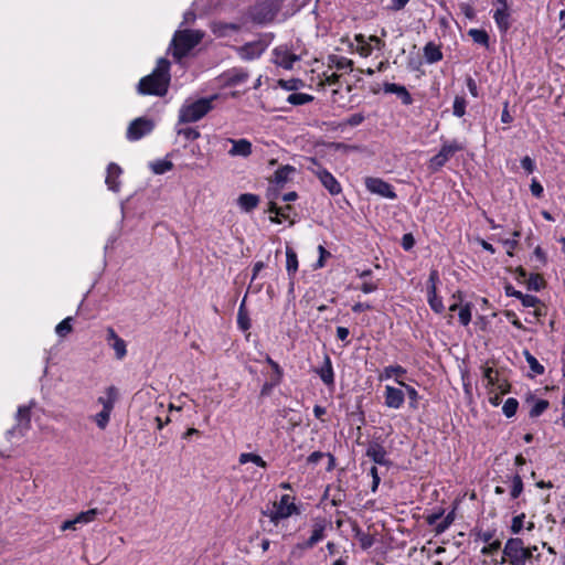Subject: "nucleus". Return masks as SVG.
I'll return each instance as SVG.
<instances>
[{
	"instance_id": "f257e3e1",
	"label": "nucleus",
	"mask_w": 565,
	"mask_h": 565,
	"mask_svg": "<svg viewBox=\"0 0 565 565\" xmlns=\"http://www.w3.org/2000/svg\"><path fill=\"white\" fill-rule=\"evenodd\" d=\"M170 62L167 58H159L153 71L142 77L137 85L139 95H153L162 97L168 93L170 85Z\"/></svg>"
},
{
	"instance_id": "f03ea898",
	"label": "nucleus",
	"mask_w": 565,
	"mask_h": 565,
	"mask_svg": "<svg viewBox=\"0 0 565 565\" xmlns=\"http://www.w3.org/2000/svg\"><path fill=\"white\" fill-rule=\"evenodd\" d=\"M217 99V95L199 98L196 100H185L179 109V122H195L206 116L213 109V102Z\"/></svg>"
},
{
	"instance_id": "7ed1b4c3",
	"label": "nucleus",
	"mask_w": 565,
	"mask_h": 565,
	"mask_svg": "<svg viewBox=\"0 0 565 565\" xmlns=\"http://www.w3.org/2000/svg\"><path fill=\"white\" fill-rule=\"evenodd\" d=\"M204 33L199 30H181L174 33L170 50L177 61L184 57L203 39Z\"/></svg>"
},
{
	"instance_id": "20e7f679",
	"label": "nucleus",
	"mask_w": 565,
	"mask_h": 565,
	"mask_svg": "<svg viewBox=\"0 0 565 565\" xmlns=\"http://www.w3.org/2000/svg\"><path fill=\"white\" fill-rule=\"evenodd\" d=\"M503 556L500 564L509 563V565H526L531 562V553L525 550L524 542L520 537H510L503 547Z\"/></svg>"
},
{
	"instance_id": "39448f33",
	"label": "nucleus",
	"mask_w": 565,
	"mask_h": 565,
	"mask_svg": "<svg viewBox=\"0 0 565 565\" xmlns=\"http://www.w3.org/2000/svg\"><path fill=\"white\" fill-rule=\"evenodd\" d=\"M263 513L277 525L281 520L288 519L294 514H299V509L292 497L284 494L278 502L274 503L273 510Z\"/></svg>"
},
{
	"instance_id": "423d86ee",
	"label": "nucleus",
	"mask_w": 565,
	"mask_h": 565,
	"mask_svg": "<svg viewBox=\"0 0 565 565\" xmlns=\"http://www.w3.org/2000/svg\"><path fill=\"white\" fill-rule=\"evenodd\" d=\"M463 150V145L458 140L445 141L437 154L428 161V169L431 172L439 171L456 152Z\"/></svg>"
},
{
	"instance_id": "0eeeda50",
	"label": "nucleus",
	"mask_w": 565,
	"mask_h": 565,
	"mask_svg": "<svg viewBox=\"0 0 565 565\" xmlns=\"http://www.w3.org/2000/svg\"><path fill=\"white\" fill-rule=\"evenodd\" d=\"M153 128L154 122L152 119L147 117H138L129 124L126 137L130 141H137L149 135Z\"/></svg>"
},
{
	"instance_id": "6e6552de",
	"label": "nucleus",
	"mask_w": 565,
	"mask_h": 565,
	"mask_svg": "<svg viewBox=\"0 0 565 565\" xmlns=\"http://www.w3.org/2000/svg\"><path fill=\"white\" fill-rule=\"evenodd\" d=\"M364 184L366 190L372 194H376L388 200H395L397 198L393 185L381 178L367 177L364 179Z\"/></svg>"
},
{
	"instance_id": "1a4fd4ad",
	"label": "nucleus",
	"mask_w": 565,
	"mask_h": 565,
	"mask_svg": "<svg viewBox=\"0 0 565 565\" xmlns=\"http://www.w3.org/2000/svg\"><path fill=\"white\" fill-rule=\"evenodd\" d=\"M312 163L316 168H309L311 172L319 179L321 184L329 191L331 195H338L341 193L342 188L339 181L333 177L331 172L327 169L322 168L317 163L316 160H312Z\"/></svg>"
},
{
	"instance_id": "9d476101",
	"label": "nucleus",
	"mask_w": 565,
	"mask_h": 565,
	"mask_svg": "<svg viewBox=\"0 0 565 565\" xmlns=\"http://www.w3.org/2000/svg\"><path fill=\"white\" fill-rule=\"evenodd\" d=\"M300 56L292 53L287 45H279L273 51V61L276 65L285 70H291L294 63L299 61Z\"/></svg>"
},
{
	"instance_id": "9b49d317",
	"label": "nucleus",
	"mask_w": 565,
	"mask_h": 565,
	"mask_svg": "<svg viewBox=\"0 0 565 565\" xmlns=\"http://www.w3.org/2000/svg\"><path fill=\"white\" fill-rule=\"evenodd\" d=\"M34 405L33 402L30 405L19 406L17 412V425L12 429L8 430V435H20L23 436L25 431L30 428L31 423V408Z\"/></svg>"
},
{
	"instance_id": "f8f14e48",
	"label": "nucleus",
	"mask_w": 565,
	"mask_h": 565,
	"mask_svg": "<svg viewBox=\"0 0 565 565\" xmlns=\"http://www.w3.org/2000/svg\"><path fill=\"white\" fill-rule=\"evenodd\" d=\"M99 515L98 509H89L78 513L74 519L66 520L61 525V531H76L78 526L88 524Z\"/></svg>"
},
{
	"instance_id": "ddd939ff",
	"label": "nucleus",
	"mask_w": 565,
	"mask_h": 565,
	"mask_svg": "<svg viewBox=\"0 0 565 565\" xmlns=\"http://www.w3.org/2000/svg\"><path fill=\"white\" fill-rule=\"evenodd\" d=\"M365 455L372 459L376 465L388 466L387 451L385 447L377 440H371L367 444Z\"/></svg>"
},
{
	"instance_id": "4468645a",
	"label": "nucleus",
	"mask_w": 565,
	"mask_h": 565,
	"mask_svg": "<svg viewBox=\"0 0 565 565\" xmlns=\"http://www.w3.org/2000/svg\"><path fill=\"white\" fill-rule=\"evenodd\" d=\"M326 527H327L326 521H323V520L316 521L313 523L310 537L302 543H298L297 548H300V550L312 548L316 544H318L320 541H322L324 539Z\"/></svg>"
},
{
	"instance_id": "2eb2a0df",
	"label": "nucleus",
	"mask_w": 565,
	"mask_h": 565,
	"mask_svg": "<svg viewBox=\"0 0 565 565\" xmlns=\"http://www.w3.org/2000/svg\"><path fill=\"white\" fill-rule=\"evenodd\" d=\"M225 141L232 145L227 152L231 157L247 158L252 154L253 146L249 140L227 138Z\"/></svg>"
},
{
	"instance_id": "dca6fc26",
	"label": "nucleus",
	"mask_w": 565,
	"mask_h": 565,
	"mask_svg": "<svg viewBox=\"0 0 565 565\" xmlns=\"http://www.w3.org/2000/svg\"><path fill=\"white\" fill-rule=\"evenodd\" d=\"M405 402V393L397 387L386 385L384 391V404L388 408L398 409Z\"/></svg>"
},
{
	"instance_id": "f3484780",
	"label": "nucleus",
	"mask_w": 565,
	"mask_h": 565,
	"mask_svg": "<svg viewBox=\"0 0 565 565\" xmlns=\"http://www.w3.org/2000/svg\"><path fill=\"white\" fill-rule=\"evenodd\" d=\"M106 340L108 344L114 349L115 355L118 360H122L127 354V345L124 339H121L114 328H107Z\"/></svg>"
},
{
	"instance_id": "a211bd4d",
	"label": "nucleus",
	"mask_w": 565,
	"mask_h": 565,
	"mask_svg": "<svg viewBox=\"0 0 565 565\" xmlns=\"http://www.w3.org/2000/svg\"><path fill=\"white\" fill-rule=\"evenodd\" d=\"M264 51L265 46L262 42H249L237 49L239 57L246 61L258 58Z\"/></svg>"
},
{
	"instance_id": "6ab92c4d",
	"label": "nucleus",
	"mask_w": 565,
	"mask_h": 565,
	"mask_svg": "<svg viewBox=\"0 0 565 565\" xmlns=\"http://www.w3.org/2000/svg\"><path fill=\"white\" fill-rule=\"evenodd\" d=\"M407 373L406 369L401 365H388L383 369L379 375V381H387L394 379V381L401 386L405 385L403 376Z\"/></svg>"
},
{
	"instance_id": "aec40b11",
	"label": "nucleus",
	"mask_w": 565,
	"mask_h": 565,
	"mask_svg": "<svg viewBox=\"0 0 565 565\" xmlns=\"http://www.w3.org/2000/svg\"><path fill=\"white\" fill-rule=\"evenodd\" d=\"M318 375L321 381L328 386H334V371L332 366V362L329 355H326L323 359L322 365L317 370Z\"/></svg>"
},
{
	"instance_id": "412c9836",
	"label": "nucleus",
	"mask_w": 565,
	"mask_h": 565,
	"mask_svg": "<svg viewBox=\"0 0 565 565\" xmlns=\"http://www.w3.org/2000/svg\"><path fill=\"white\" fill-rule=\"evenodd\" d=\"M121 172L122 171H121L120 167L117 166L116 163L108 164L105 182L109 190H111L114 192L119 191V186H120L119 177H120Z\"/></svg>"
},
{
	"instance_id": "4be33fe9",
	"label": "nucleus",
	"mask_w": 565,
	"mask_h": 565,
	"mask_svg": "<svg viewBox=\"0 0 565 565\" xmlns=\"http://www.w3.org/2000/svg\"><path fill=\"white\" fill-rule=\"evenodd\" d=\"M292 207L290 205L279 207L276 202L270 201L268 212L274 214L270 216V222L273 223H281L284 220H288L290 217V212Z\"/></svg>"
},
{
	"instance_id": "5701e85b",
	"label": "nucleus",
	"mask_w": 565,
	"mask_h": 565,
	"mask_svg": "<svg viewBox=\"0 0 565 565\" xmlns=\"http://www.w3.org/2000/svg\"><path fill=\"white\" fill-rule=\"evenodd\" d=\"M493 19L499 30L501 32H507L511 26L509 6L499 7L493 13Z\"/></svg>"
},
{
	"instance_id": "b1692460",
	"label": "nucleus",
	"mask_w": 565,
	"mask_h": 565,
	"mask_svg": "<svg viewBox=\"0 0 565 565\" xmlns=\"http://www.w3.org/2000/svg\"><path fill=\"white\" fill-rule=\"evenodd\" d=\"M384 92L388 94H396L404 105H411L413 103V98L405 86L395 83H385Z\"/></svg>"
},
{
	"instance_id": "393cba45",
	"label": "nucleus",
	"mask_w": 565,
	"mask_h": 565,
	"mask_svg": "<svg viewBox=\"0 0 565 565\" xmlns=\"http://www.w3.org/2000/svg\"><path fill=\"white\" fill-rule=\"evenodd\" d=\"M295 172H296V169L292 166L286 164L281 168H279L278 170H276L271 181L276 185L282 186L285 183H287L291 179V177L295 174Z\"/></svg>"
},
{
	"instance_id": "a878e982",
	"label": "nucleus",
	"mask_w": 565,
	"mask_h": 565,
	"mask_svg": "<svg viewBox=\"0 0 565 565\" xmlns=\"http://www.w3.org/2000/svg\"><path fill=\"white\" fill-rule=\"evenodd\" d=\"M424 57L428 64H434L443 60V52L434 42H428L424 49Z\"/></svg>"
},
{
	"instance_id": "bb28decb",
	"label": "nucleus",
	"mask_w": 565,
	"mask_h": 565,
	"mask_svg": "<svg viewBox=\"0 0 565 565\" xmlns=\"http://www.w3.org/2000/svg\"><path fill=\"white\" fill-rule=\"evenodd\" d=\"M211 30L215 36L224 38L230 35L232 32H237L239 26L235 23L214 22Z\"/></svg>"
},
{
	"instance_id": "cd10ccee",
	"label": "nucleus",
	"mask_w": 565,
	"mask_h": 565,
	"mask_svg": "<svg viewBox=\"0 0 565 565\" xmlns=\"http://www.w3.org/2000/svg\"><path fill=\"white\" fill-rule=\"evenodd\" d=\"M237 203L242 210L249 212L258 205L259 199L256 194L244 193L238 196Z\"/></svg>"
},
{
	"instance_id": "c85d7f7f",
	"label": "nucleus",
	"mask_w": 565,
	"mask_h": 565,
	"mask_svg": "<svg viewBox=\"0 0 565 565\" xmlns=\"http://www.w3.org/2000/svg\"><path fill=\"white\" fill-rule=\"evenodd\" d=\"M116 398H117L116 388L113 387V386L108 387L106 390V395L105 396H100L98 398V403H100L103 405V409L102 411L113 412Z\"/></svg>"
},
{
	"instance_id": "c756f323",
	"label": "nucleus",
	"mask_w": 565,
	"mask_h": 565,
	"mask_svg": "<svg viewBox=\"0 0 565 565\" xmlns=\"http://www.w3.org/2000/svg\"><path fill=\"white\" fill-rule=\"evenodd\" d=\"M329 66H333L337 70H349L352 71L353 68V61L345 57V56H339V55H330L329 56Z\"/></svg>"
},
{
	"instance_id": "7c9ffc66",
	"label": "nucleus",
	"mask_w": 565,
	"mask_h": 565,
	"mask_svg": "<svg viewBox=\"0 0 565 565\" xmlns=\"http://www.w3.org/2000/svg\"><path fill=\"white\" fill-rule=\"evenodd\" d=\"M286 269L289 277L294 276L298 270V257L296 252L290 247L286 248Z\"/></svg>"
},
{
	"instance_id": "2f4dec72",
	"label": "nucleus",
	"mask_w": 565,
	"mask_h": 565,
	"mask_svg": "<svg viewBox=\"0 0 565 565\" xmlns=\"http://www.w3.org/2000/svg\"><path fill=\"white\" fill-rule=\"evenodd\" d=\"M248 462H252L260 468L267 467L266 461L259 455L253 452H242L238 457V463L246 465Z\"/></svg>"
},
{
	"instance_id": "473e14b6",
	"label": "nucleus",
	"mask_w": 565,
	"mask_h": 565,
	"mask_svg": "<svg viewBox=\"0 0 565 565\" xmlns=\"http://www.w3.org/2000/svg\"><path fill=\"white\" fill-rule=\"evenodd\" d=\"M248 74L244 70L233 68L227 73V83L231 85L243 84L247 81Z\"/></svg>"
},
{
	"instance_id": "72a5a7b5",
	"label": "nucleus",
	"mask_w": 565,
	"mask_h": 565,
	"mask_svg": "<svg viewBox=\"0 0 565 565\" xmlns=\"http://www.w3.org/2000/svg\"><path fill=\"white\" fill-rule=\"evenodd\" d=\"M427 301L429 307L436 313H441L445 309L443 299L437 295V291L433 289L427 292Z\"/></svg>"
},
{
	"instance_id": "f704fd0d",
	"label": "nucleus",
	"mask_w": 565,
	"mask_h": 565,
	"mask_svg": "<svg viewBox=\"0 0 565 565\" xmlns=\"http://www.w3.org/2000/svg\"><path fill=\"white\" fill-rule=\"evenodd\" d=\"M524 356L534 375H542L545 372L544 366L527 350L524 351Z\"/></svg>"
},
{
	"instance_id": "c9c22d12",
	"label": "nucleus",
	"mask_w": 565,
	"mask_h": 565,
	"mask_svg": "<svg viewBox=\"0 0 565 565\" xmlns=\"http://www.w3.org/2000/svg\"><path fill=\"white\" fill-rule=\"evenodd\" d=\"M483 380L486 382L487 390L495 388V385L499 381L498 371L493 370L492 367H484L483 369Z\"/></svg>"
},
{
	"instance_id": "e433bc0d",
	"label": "nucleus",
	"mask_w": 565,
	"mask_h": 565,
	"mask_svg": "<svg viewBox=\"0 0 565 565\" xmlns=\"http://www.w3.org/2000/svg\"><path fill=\"white\" fill-rule=\"evenodd\" d=\"M469 36L473 40L475 43L488 46L489 45V35L484 30L480 29H470L468 31Z\"/></svg>"
},
{
	"instance_id": "4c0bfd02",
	"label": "nucleus",
	"mask_w": 565,
	"mask_h": 565,
	"mask_svg": "<svg viewBox=\"0 0 565 565\" xmlns=\"http://www.w3.org/2000/svg\"><path fill=\"white\" fill-rule=\"evenodd\" d=\"M472 303L471 302H466L465 305H462L459 309V322L463 326V327H467L470 321H471V317H472Z\"/></svg>"
},
{
	"instance_id": "58836bf2",
	"label": "nucleus",
	"mask_w": 565,
	"mask_h": 565,
	"mask_svg": "<svg viewBox=\"0 0 565 565\" xmlns=\"http://www.w3.org/2000/svg\"><path fill=\"white\" fill-rule=\"evenodd\" d=\"M313 100L311 95L305 93H292L287 97V102L291 105H305Z\"/></svg>"
},
{
	"instance_id": "ea45409f",
	"label": "nucleus",
	"mask_w": 565,
	"mask_h": 565,
	"mask_svg": "<svg viewBox=\"0 0 565 565\" xmlns=\"http://www.w3.org/2000/svg\"><path fill=\"white\" fill-rule=\"evenodd\" d=\"M548 402L546 399H536L534 401L529 415L532 418L541 416L548 407Z\"/></svg>"
},
{
	"instance_id": "a19ab883",
	"label": "nucleus",
	"mask_w": 565,
	"mask_h": 565,
	"mask_svg": "<svg viewBox=\"0 0 565 565\" xmlns=\"http://www.w3.org/2000/svg\"><path fill=\"white\" fill-rule=\"evenodd\" d=\"M237 324L243 331H247L250 328V319L247 312L244 310V301L241 303L237 312Z\"/></svg>"
},
{
	"instance_id": "79ce46f5",
	"label": "nucleus",
	"mask_w": 565,
	"mask_h": 565,
	"mask_svg": "<svg viewBox=\"0 0 565 565\" xmlns=\"http://www.w3.org/2000/svg\"><path fill=\"white\" fill-rule=\"evenodd\" d=\"M518 407V399L514 397H509L502 406V412L505 415V417L511 418L516 414Z\"/></svg>"
},
{
	"instance_id": "37998d69",
	"label": "nucleus",
	"mask_w": 565,
	"mask_h": 565,
	"mask_svg": "<svg viewBox=\"0 0 565 565\" xmlns=\"http://www.w3.org/2000/svg\"><path fill=\"white\" fill-rule=\"evenodd\" d=\"M526 285L530 290L540 291L544 287V279L540 274H531Z\"/></svg>"
},
{
	"instance_id": "c03bdc74",
	"label": "nucleus",
	"mask_w": 565,
	"mask_h": 565,
	"mask_svg": "<svg viewBox=\"0 0 565 565\" xmlns=\"http://www.w3.org/2000/svg\"><path fill=\"white\" fill-rule=\"evenodd\" d=\"M467 102L462 96H456L452 105V114L462 117L466 114Z\"/></svg>"
},
{
	"instance_id": "a18cd8bd",
	"label": "nucleus",
	"mask_w": 565,
	"mask_h": 565,
	"mask_svg": "<svg viewBox=\"0 0 565 565\" xmlns=\"http://www.w3.org/2000/svg\"><path fill=\"white\" fill-rule=\"evenodd\" d=\"M72 320L71 317H67L55 327V332L58 337L65 338L72 331Z\"/></svg>"
},
{
	"instance_id": "49530a36",
	"label": "nucleus",
	"mask_w": 565,
	"mask_h": 565,
	"mask_svg": "<svg viewBox=\"0 0 565 565\" xmlns=\"http://www.w3.org/2000/svg\"><path fill=\"white\" fill-rule=\"evenodd\" d=\"M173 168V164L169 160H158L151 164V169L156 174H163L170 171Z\"/></svg>"
},
{
	"instance_id": "de8ad7c7",
	"label": "nucleus",
	"mask_w": 565,
	"mask_h": 565,
	"mask_svg": "<svg viewBox=\"0 0 565 565\" xmlns=\"http://www.w3.org/2000/svg\"><path fill=\"white\" fill-rule=\"evenodd\" d=\"M264 7L263 6H257L255 8V11H254V14H253V19L258 22V23H265L267 21H270L274 19V15L275 13L271 12V11H268L266 12L265 14L262 13Z\"/></svg>"
},
{
	"instance_id": "09e8293b",
	"label": "nucleus",
	"mask_w": 565,
	"mask_h": 565,
	"mask_svg": "<svg viewBox=\"0 0 565 565\" xmlns=\"http://www.w3.org/2000/svg\"><path fill=\"white\" fill-rule=\"evenodd\" d=\"M523 491V481H522V478L520 477V475H515L513 478H512V487H511V498L512 499H516L520 497V494L522 493Z\"/></svg>"
},
{
	"instance_id": "8fccbe9b",
	"label": "nucleus",
	"mask_w": 565,
	"mask_h": 565,
	"mask_svg": "<svg viewBox=\"0 0 565 565\" xmlns=\"http://www.w3.org/2000/svg\"><path fill=\"white\" fill-rule=\"evenodd\" d=\"M455 520V511H451L449 512L444 519L441 522H439L436 527H435V531L437 534H441L444 533L450 525L451 523L454 522Z\"/></svg>"
},
{
	"instance_id": "3c124183",
	"label": "nucleus",
	"mask_w": 565,
	"mask_h": 565,
	"mask_svg": "<svg viewBox=\"0 0 565 565\" xmlns=\"http://www.w3.org/2000/svg\"><path fill=\"white\" fill-rule=\"evenodd\" d=\"M111 412L100 411L94 417V420L98 428L105 429L109 423Z\"/></svg>"
},
{
	"instance_id": "603ef678",
	"label": "nucleus",
	"mask_w": 565,
	"mask_h": 565,
	"mask_svg": "<svg viewBox=\"0 0 565 565\" xmlns=\"http://www.w3.org/2000/svg\"><path fill=\"white\" fill-rule=\"evenodd\" d=\"M266 362L270 365V369H273L274 371V384H279L284 374L281 367L270 356L266 358Z\"/></svg>"
},
{
	"instance_id": "864d4df0",
	"label": "nucleus",
	"mask_w": 565,
	"mask_h": 565,
	"mask_svg": "<svg viewBox=\"0 0 565 565\" xmlns=\"http://www.w3.org/2000/svg\"><path fill=\"white\" fill-rule=\"evenodd\" d=\"M178 135L183 136L186 140L193 141L200 138L201 134L198 129L186 127L178 130Z\"/></svg>"
},
{
	"instance_id": "5fc2aeb1",
	"label": "nucleus",
	"mask_w": 565,
	"mask_h": 565,
	"mask_svg": "<svg viewBox=\"0 0 565 565\" xmlns=\"http://www.w3.org/2000/svg\"><path fill=\"white\" fill-rule=\"evenodd\" d=\"M524 519H525V514L524 513H521L519 515H515L513 519H512V522H511V532L513 534H519L523 526H524Z\"/></svg>"
},
{
	"instance_id": "6e6d98bb",
	"label": "nucleus",
	"mask_w": 565,
	"mask_h": 565,
	"mask_svg": "<svg viewBox=\"0 0 565 565\" xmlns=\"http://www.w3.org/2000/svg\"><path fill=\"white\" fill-rule=\"evenodd\" d=\"M500 547H501V542L499 540H494V541H492L490 543H487V545H484L481 548V554L482 555H492L497 551H499Z\"/></svg>"
},
{
	"instance_id": "4d7b16f0",
	"label": "nucleus",
	"mask_w": 565,
	"mask_h": 565,
	"mask_svg": "<svg viewBox=\"0 0 565 565\" xmlns=\"http://www.w3.org/2000/svg\"><path fill=\"white\" fill-rule=\"evenodd\" d=\"M439 281V275H438V271L436 269H433L429 274V278H428V281H427V292H429V290H434V291H437V282Z\"/></svg>"
},
{
	"instance_id": "13d9d810",
	"label": "nucleus",
	"mask_w": 565,
	"mask_h": 565,
	"mask_svg": "<svg viewBox=\"0 0 565 565\" xmlns=\"http://www.w3.org/2000/svg\"><path fill=\"white\" fill-rule=\"evenodd\" d=\"M401 386L405 388L406 394L411 401V405L415 407V404L417 403V401L419 398L418 392L413 386H411L406 383H405V385H401Z\"/></svg>"
},
{
	"instance_id": "bf43d9fd",
	"label": "nucleus",
	"mask_w": 565,
	"mask_h": 565,
	"mask_svg": "<svg viewBox=\"0 0 565 565\" xmlns=\"http://www.w3.org/2000/svg\"><path fill=\"white\" fill-rule=\"evenodd\" d=\"M520 300H521L522 305L527 308L535 307L540 301L536 296L525 295V294L522 295Z\"/></svg>"
},
{
	"instance_id": "052dcab7",
	"label": "nucleus",
	"mask_w": 565,
	"mask_h": 565,
	"mask_svg": "<svg viewBox=\"0 0 565 565\" xmlns=\"http://www.w3.org/2000/svg\"><path fill=\"white\" fill-rule=\"evenodd\" d=\"M500 242L507 247V254L509 256H513V252L518 247L519 241L515 238H505L500 239Z\"/></svg>"
},
{
	"instance_id": "680f3d73",
	"label": "nucleus",
	"mask_w": 565,
	"mask_h": 565,
	"mask_svg": "<svg viewBox=\"0 0 565 565\" xmlns=\"http://www.w3.org/2000/svg\"><path fill=\"white\" fill-rule=\"evenodd\" d=\"M365 117L363 114L361 113H356V114H353L351 115L348 119H347V125L351 126V127H355V126H359L361 125L363 121H364Z\"/></svg>"
},
{
	"instance_id": "e2e57ef3",
	"label": "nucleus",
	"mask_w": 565,
	"mask_h": 565,
	"mask_svg": "<svg viewBox=\"0 0 565 565\" xmlns=\"http://www.w3.org/2000/svg\"><path fill=\"white\" fill-rule=\"evenodd\" d=\"M370 475L372 477V487H371V491L372 492H376L377 488H379V484H380V476H379V472H377V468L375 466H373L370 470Z\"/></svg>"
},
{
	"instance_id": "0e129e2a",
	"label": "nucleus",
	"mask_w": 565,
	"mask_h": 565,
	"mask_svg": "<svg viewBox=\"0 0 565 565\" xmlns=\"http://www.w3.org/2000/svg\"><path fill=\"white\" fill-rule=\"evenodd\" d=\"M530 190H531V193L535 196V198H541L543 195V192H544V189L542 186V184L533 179L532 180V183L530 185Z\"/></svg>"
},
{
	"instance_id": "69168bd1",
	"label": "nucleus",
	"mask_w": 565,
	"mask_h": 565,
	"mask_svg": "<svg viewBox=\"0 0 565 565\" xmlns=\"http://www.w3.org/2000/svg\"><path fill=\"white\" fill-rule=\"evenodd\" d=\"M466 85H467L469 93L472 95V97L479 96L478 85L471 76H468L466 78Z\"/></svg>"
},
{
	"instance_id": "338daca9",
	"label": "nucleus",
	"mask_w": 565,
	"mask_h": 565,
	"mask_svg": "<svg viewBox=\"0 0 565 565\" xmlns=\"http://www.w3.org/2000/svg\"><path fill=\"white\" fill-rule=\"evenodd\" d=\"M521 167L527 172V173H532L534 170H535V162L529 157V156H525L522 160H521Z\"/></svg>"
},
{
	"instance_id": "774afa93",
	"label": "nucleus",
	"mask_w": 565,
	"mask_h": 565,
	"mask_svg": "<svg viewBox=\"0 0 565 565\" xmlns=\"http://www.w3.org/2000/svg\"><path fill=\"white\" fill-rule=\"evenodd\" d=\"M359 288L364 294H371L379 289V284L375 281H364Z\"/></svg>"
}]
</instances>
